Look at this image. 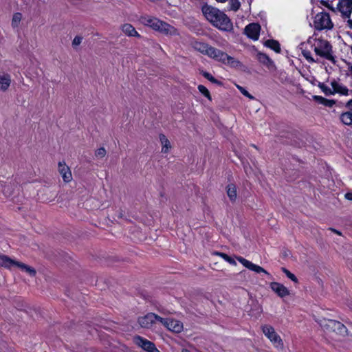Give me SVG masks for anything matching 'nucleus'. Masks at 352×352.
I'll return each mask as SVG.
<instances>
[{"label":"nucleus","instance_id":"43","mask_svg":"<svg viewBox=\"0 0 352 352\" xmlns=\"http://www.w3.org/2000/svg\"><path fill=\"white\" fill-rule=\"evenodd\" d=\"M346 107H348L349 108L351 109H352V100H350L347 103H346Z\"/></svg>","mask_w":352,"mask_h":352},{"label":"nucleus","instance_id":"25","mask_svg":"<svg viewBox=\"0 0 352 352\" xmlns=\"http://www.w3.org/2000/svg\"><path fill=\"white\" fill-rule=\"evenodd\" d=\"M17 267H19L22 271H25L30 276L33 277L36 276V272L35 269L25 263L19 261V263H17Z\"/></svg>","mask_w":352,"mask_h":352},{"label":"nucleus","instance_id":"11","mask_svg":"<svg viewBox=\"0 0 352 352\" xmlns=\"http://www.w3.org/2000/svg\"><path fill=\"white\" fill-rule=\"evenodd\" d=\"M134 343L148 352H154V343L140 336H135L133 338Z\"/></svg>","mask_w":352,"mask_h":352},{"label":"nucleus","instance_id":"34","mask_svg":"<svg viewBox=\"0 0 352 352\" xmlns=\"http://www.w3.org/2000/svg\"><path fill=\"white\" fill-rule=\"evenodd\" d=\"M237 88L243 96L248 97L251 100L254 99V97L252 95H251L244 87L237 85Z\"/></svg>","mask_w":352,"mask_h":352},{"label":"nucleus","instance_id":"44","mask_svg":"<svg viewBox=\"0 0 352 352\" xmlns=\"http://www.w3.org/2000/svg\"><path fill=\"white\" fill-rule=\"evenodd\" d=\"M347 23H348L349 27L351 29H352V20H351V19H349V20L347 21Z\"/></svg>","mask_w":352,"mask_h":352},{"label":"nucleus","instance_id":"32","mask_svg":"<svg viewBox=\"0 0 352 352\" xmlns=\"http://www.w3.org/2000/svg\"><path fill=\"white\" fill-rule=\"evenodd\" d=\"M217 254L219 256H221L225 261L228 262L230 264L233 265H236L235 260L233 258L228 256V254H226L225 253H217Z\"/></svg>","mask_w":352,"mask_h":352},{"label":"nucleus","instance_id":"12","mask_svg":"<svg viewBox=\"0 0 352 352\" xmlns=\"http://www.w3.org/2000/svg\"><path fill=\"white\" fill-rule=\"evenodd\" d=\"M256 58L258 62L265 66L270 71L276 69L274 62L266 54L262 52H257Z\"/></svg>","mask_w":352,"mask_h":352},{"label":"nucleus","instance_id":"21","mask_svg":"<svg viewBox=\"0 0 352 352\" xmlns=\"http://www.w3.org/2000/svg\"><path fill=\"white\" fill-rule=\"evenodd\" d=\"M160 142L162 145L161 152L162 153H168L172 147L170 142L164 134L160 135Z\"/></svg>","mask_w":352,"mask_h":352},{"label":"nucleus","instance_id":"35","mask_svg":"<svg viewBox=\"0 0 352 352\" xmlns=\"http://www.w3.org/2000/svg\"><path fill=\"white\" fill-rule=\"evenodd\" d=\"M107 151L104 147H100L95 152V155L97 157L102 158L105 156Z\"/></svg>","mask_w":352,"mask_h":352},{"label":"nucleus","instance_id":"6","mask_svg":"<svg viewBox=\"0 0 352 352\" xmlns=\"http://www.w3.org/2000/svg\"><path fill=\"white\" fill-rule=\"evenodd\" d=\"M160 322L170 331L180 333L183 330V324L180 321L171 318H164L155 314V322Z\"/></svg>","mask_w":352,"mask_h":352},{"label":"nucleus","instance_id":"37","mask_svg":"<svg viewBox=\"0 0 352 352\" xmlns=\"http://www.w3.org/2000/svg\"><path fill=\"white\" fill-rule=\"evenodd\" d=\"M82 40V37L80 36H76L72 41L73 46L79 45Z\"/></svg>","mask_w":352,"mask_h":352},{"label":"nucleus","instance_id":"33","mask_svg":"<svg viewBox=\"0 0 352 352\" xmlns=\"http://www.w3.org/2000/svg\"><path fill=\"white\" fill-rule=\"evenodd\" d=\"M140 21L141 23H142L143 24H145L146 25H148L151 28H153L154 27V21H153V19L152 18H146V17H142L140 19Z\"/></svg>","mask_w":352,"mask_h":352},{"label":"nucleus","instance_id":"15","mask_svg":"<svg viewBox=\"0 0 352 352\" xmlns=\"http://www.w3.org/2000/svg\"><path fill=\"white\" fill-rule=\"evenodd\" d=\"M270 286L271 289L280 298L289 296L290 294L289 289L281 283L272 282Z\"/></svg>","mask_w":352,"mask_h":352},{"label":"nucleus","instance_id":"4","mask_svg":"<svg viewBox=\"0 0 352 352\" xmlns=\"http://www.w3.org/2000/svg\"><path fill=\"white\" fill-rule=\"evenodd\" d=\"M314 27L319 31L329 30L333 28V23L327 12H321L315 16Z\"/></svg>","mask_w":352,"mask_h":352},{"label":"nucleus","instance_id":"19","mask_svg":"<svg viewBox=\"0 0 352 352\" xmlns=\"http://www.w3.org/2000/svg\"><path fill=\"white\" fill-rule=\"evenodd\" d=\"M122 32L128 36L140 38V34L135 30V28L129 23H125L122 26Z\"/></svg>","mask_w":352,"mask_h":352},{"label":"nucleus","instance_id":"36","mask_svg":"<svg viewBox=\"0 0 352 352\" xmlns=\"http://www.w3.org/2000/svg\"><path fill=\"white\" fill-rule=\"evenodd\" d=\"M240 1H231L230 9L233 11H236L240 8Z\"/></svg>","mask_w":352,"mask_h":352},{"label":"nucleus","instance_id":"9","mask_svg":"<svg viewBox=\"0 0 352 352\" xmlns=\"http://www.w3.org/2000/svg\"><path fill=\"white\" fill-rule=\"evenodd\" d=\"M324 326L327 329L341 335H344L347 332L346 327L340 322L335 320H328Z\"/></svg>","mask_w":352,"mask_h":352},{"label":"nucleus","instance_id":"5","mask_svg":"<svg viewBox=\"0 0 352 352\" xmlns=\"http://www.w3.org/2000/svg\"><path fill=\"white\" fill-rule=\"evenodd\" d=\"M261 329L264 335L270 340L276 348H283V342L280 336L275 331V329L272 326L265 324L261 327Z\"/></svg>","mask_w":352,"mask_h":352},{"label":"nucleus","instance_id":"23","mask_svg":"<svg viewBox=\"0 0 352 352\" xmlns=\"http://www.w3.org/2000/svg\"><path fill=\"white\" fill-rule=\"evenodd\" d=\"M227 195L231 201H234L237 197L236 188L233 184H230L226 187Z\"/></svg>","mask_w":352,"mask_h":352},{"label":"nucleus","instance_id":"13","mask_svg":"<svg viewBox=\"0 0 352 352\" xmlns=\"http://www.w3.org/2000/svg\"><path fill=\"white\" fill-rule=\"evenodd\" d=\"M58 172L65 183H68L72 179L71 170L64 161L58 162Z\"/></svg>","mask_w":352,"mask_h":352},{"label":"nucleus","instance_id":"38","mask_svg":"<svg viewBox=\"0 0 352 352\" xmlns=\"http://www.w3.org/2000/svg\"><path fill=\"white\" fill-rule=\"evenodd\" d=\"M314 99L315 101L318 102V103L324 104L327 98H324L320 96H314Z\"/></svg>","mask_w":352,"mask_h":352},{"label":"nucleus","instance_id":"20","mask_svg":"<svg viewBox=\"0 0 352 352\" xmlns=\"http://www.w3.org/2000/svg\"><path fill=\"white\" fill-rule=\"evenodd\" d=\"M11 84V77L8 74L0 75V90L6 91L8 89Z\"/></svg>","mask_w":352,"mask_h":352},{"label":"nucleus","instance_id":"1","mask_svg":"<svg viewBox=\"0 0 352 352\" xmlns=\"http://www.w3.org/2000/svg\"><path fill=\"white\" fill-rule=\"evenodd\" d=\"M309 47L314 50L315 54L329 60H333L332 46L330 43L322 38L309 37L307 42L300 44L299 48L305 58L310 63H316V60L312 57Z\"/></svg>","mask_w":352,"mask_h":352},{"label":"nucleus","instance_id":"30","mask_svg":"<svg viewBox=\"0 0 352 352\" xmlns=\"http://www.w3.org/2000/svg\"><path fill=\"white\" fill-rule=\"evenodd\" d=\"M318 87L321 89V90L324 92V94L326 96L334 94V91H332L331 89H330L328 86L325 85L324 83L320 82Z\"/></svg>","mask_w":352,"mask_h":352},{"label":"nucleus","instance_id":"18","mask_svg":"<svg viewBox=\"0 0 352 352\" xmlns=\"http://www.w3.org/2000/svg\"><path fill=\"white\" fill-rule=\"evenodd\" d=\"M17 263L19 261H14L6 255H0V267L11 269L12 266L17 267Z\"/></svg>","mask_w":352,"mask_h":352},{"label":"nucleus","instance_id":"27","mask_svg":"<svg viewBox=\"0 0 352 352\" xmlns=\"http://www.w3.org/2000/svg\"><path fill=\"white\" fill-rule=\"evenodd\" d=\"M22 19V14L20 12H16L14 14L12 19V26L15 28L19 25V23Z\"/></svg>","mask_w":352,"mask_h":352},{"label":"nucleus","instance_id":"46","mask_svg":"<svg viewBox=\"0 0 352 352\" xmlns=\"http://www.w3.org/2000/svg\"><path fill=\"white\" fill-rule=\"evenodd\" d=\"M155 352H160V351L155 347Z\"/></svg>","mask_w":352,"mask_h":352},{"label":"nucleus","instance_id":"47","mask_svg":"<svg viewBox=\"0 0 352 352\" xmlns=\"http://www.w3.org/2000/svg\"><path fill=\"white\" fill-rule=\"evenodd\" d=\"M350 71L352 72V66L350 67Z\"/></svg>","mask_w":352,"mask_h":352},{"label":"nucleus","instance_id":"8","mask_svg":"<svg viewBox=\"0 0 352 352\" xmlns=\"http://www.w3.org/2000/svg\"><path fill=\"white\" fill-rule=\"evenodd\" d=\"M261 26L258 23H250L245 28V34L247 36L254 41L258 39Z\"/></svg>","mask_w":352,"mask_h":352},{"label":"nucleus","instance_id":"16","mask_svg":"<svg viewBox=\"0 0 352 352\" xmlns=\"http://www.w3.org/2000/svg\"><path fill=\"white\" fill-rule=\"evenodd\" d=\"M138 323L143 328H149L154 323V313H149L143 317H140Z\"/></svg>","mask_w":352,"mask_h":352},{"label":"nucleus","instance_id":"28","mask_svg":"<svg viewBox=\"0 0 352 352\" xmlns=\"http://www.w3.org/2000/svg\"><path fill=\"white\" fill-rule=\"evenodd\" d=\"M281 271L286 275V276L289 278L291 280H292L294 283H298V278L296 276L292 274L290 271H289L285 267H282Z\"/></svg>","mask_w":352,"mask_h":352},{"label":"nucleus","instance_id":"39","mask_svg":"<svg viewBox=\"0 0 352 352\" xmlns=\"http://www.w3.org/2000/svg\"><path fill=\"white\" fill-rule=\"evenodd\" d=\"M335 103H336V102L333 100L326 99V100H325V102H324L323 105H324L326 107H333V105Z\"/></svg>","mask_w":352,"mask_h":352},{"label":"nucleus","instance_id":"14","mask_svg":"<svg viewBox=\"0 0 352 352\" xmlns=\"http://www.w3.org/2000/svg\"><path fill=\"white\" fill-rule=\"evenodd\" d=\"M336 9L342 16L349 18L352 12V1H338Z\"/></svg>","mask_w":352,"mask_h":352},{"label":"nucleus","instance_id":"10","mask_svg":"<svg viewBox=\"0 0 352 352\" xmlns=\"http://www.w3.org/2000/svg\"><path fill=\"white\" fill-rule=\"evenodd\" d=\"M236 258L243 266H245L246 268L249 269L250 270H252L258 274L262 272L268 276H270V274L261 266L254 264L251 261H250L243 257H241V256H239Z\"/></svg>","mask_w":352,"mask_h":352},{"label":"nucleus","instance_id":"42","mask_svg":"<svg viewBox=\"0 0 352 352\" xmlns=\"http://www.w3.org/2000/svg\"><path fill=\"white\" fill-rule=\"evenodd\" d=\"M330 230H331L332 232H333L336 233V234H338V235H341V234H341V232H340V231H338V230H336V229H334V228H330Z\"/></svg>","mask_w":352,"mask_h":352},{"label":"nucleus","instance_id":"41","mask_svg":"<svg viewBox=\"0 0 352 352\" xmlns=\"http://www.w3.org/2000/svg\"><path fill=\"white\" fill-rule=\"evenodd\" d=\"M346 199L348 200H352V193L348 192L345 195Z\"/></svg>","mask_w":352,"mask_h":352},{"label":"nucleus","instance_id":"45","mask_svg":"<svg viewBox=\"0 0 352 352\" xmlns=\"http://www.w3.org/2000/svg\"><path fill=\"white\" fill-rule=\"evenodd\" d=\"M182 352H190V351H188V349H183L182 350Z\"/></svg>","mask_w":352,"mask_h":352},{"label":"nucleus","instance_id":"22","mask_svg":"<svg viewBox=\"0 0 352 352\" xmlns=\"http://www.w3.org/2000/svg\"><path fill=\"white\" fill-rule=\"evenodd\" d=\"M333 90L332 91H334L335 93H339L342 95L347 96L349 89L342 85H340L338 83L336 80H333L331 83Z\"/></svg>","mask_w":352,"mask_h":352},{"label":"nucleus","instance_id":"31","mask_svg":"<svg viewBox=\"0 0 352 352\" xmlns=\"http://www.w3.org/2000/svg\"><path fill=\"white\" fill-rule=\"evenodd\" d=\"M198 89L205 97L211 100V96L208 89L204 85H200L198 86Z\"/></svg>","mask_w":352,"mask_h":352},{"label":"nucleus","instance_id":"26","mask_svg":"<svg viewBox=\"0 0 352 352\" xmlns=\"http://www.w3.org/2000/svg\"><path fill=\"white\" fill-rule=\"evenodd\" d=\"M340 120L345 125H352V112L348 111L342 113Z\"/></svg>","mask_w":352,"mask_h":352},{"label":"nucleus","instance_id":"40","mask_svg":"<svg viewBox=\"0 0 352 352\" xmlns=\"http://www.w3.org/2000/svg\"><path fill=\"white\" fill-rule=\"evenodd\" d=\"M320 2H321V3H322V5H324V6H326V7H327L328 8H329V9L332 10L333 11H335L334 8H333L330 6V4H329V1H320Z\"/></svg>","mask_w":352,"mask_h":352},{"label":"nucleus","instance_id":"7","mask_svg":"<svg viewBox=\"0 0 352 352\" xmlns=\"http://www.w3.org/2000/svg\"><path fill=\"white\" fill-rule=\"evenodd\" d=\"M155 31H159L166 35H177V30L169 24L155 19Z\"/></svg>","mask_w":352,"mask_h":352},{"label":"nucleus","instance_id":"24","mask_svg":"<svg viewBox=\"0 0 352 352\" xmlns=\"http://www.w3.org/2000/svg\"><path fill=\"white\" fill-rule=\"evenodd\" d=\"M265 46L273 50L276 53L280 52V46L279 43L274 39H268L267 40L265 43Z\"/></svg>","mask_w":352,"mask_h":352},{"label":"nucleus","instance_id":"3","mask_svg":"<svg viewBox=\"0 0 352 352\" xmlns=\"http://www.w3.org/2000/svg\"><path fill=\"white\" fill-rule=\"evenodd\" d=\"M207 56L216 61L221 62L231 67H236L241 65L239 60H236L234 57L229 56L226 52L211 45L210 46Z\"/></svg>","mask_w":352,"mask_h":352},{"label":"nucleus","instance_id":"29","mask_svg":"<svg viewBox=\"0 0 352 352\" xmlns=\"http://www.w3.org/2000/svg\"><path fill=\"white\" fill-rule=\"evenodd\" d=\"M201 74L204 77H205L206 79H208L209 81H210L212 83L217 84V85H221V82L214 78L210 73L207 72H202Z\"/></svg>","mask_w":352,"mask_h":352},{"label":"nucleus","instance_id":"2","mask_svg":"<svg viewBox=\"0 0 352 352\" xmlns=\"http://www.w3.org/2000/svg\"><path fill=\"white\" fill-rule=\"evenodd\" d=\"M202 12L207 20L219 30L230 32L233 29L231 20L224 12L219 9L205 4L202 7Z\"/></svg>","mask_w":352,"mask_h":352},{"label":"nucleus","instance_id":"17","mask_svg":"<svg viewBox=\"0 0 352 352\" xmlns=\"http://www.w3.org/2000/svg\"><path fill=\"white\" fill-rule=\"evenodd\" d=\"M191 45L194 50L200 52L204 55H206L208 53L210 46L208 44L198 41H194L191 43Z\"/></svg>","mask_w":352,"mask_h":352}]
</instances>
